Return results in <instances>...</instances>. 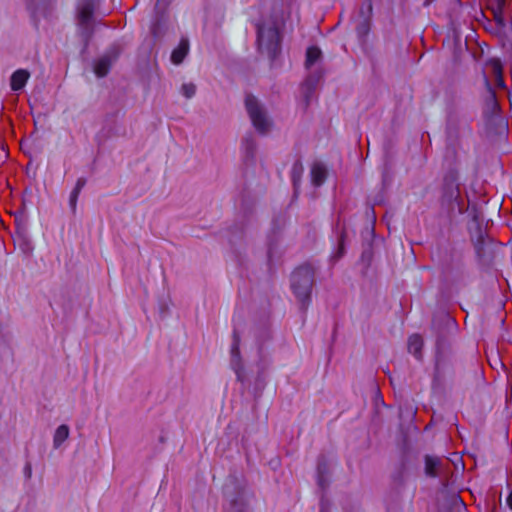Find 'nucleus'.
Segmentation results:
<instances>
[{
    "label": "nucleus",
    "instance_id": "35",
    "mask_svg": "<svg viewBox=\"0 0 512 512\" xmlns=\"http://www.w3.org/2000/svg\"><path fill=\"white\" fill-rule=\"evenodd\" d=\"M329 504L327 501H325L323 498L321 499L320 503V512H328Z\"/></svg>",
    "mask_w": 512,
    "mask_h": 512
},
{
    "label": "nucleus",
    "instance_id": "24",
    "mask_svg": "<svg viewBox=\"0 0 512 512\" xmlns=\"http://www.w3.org/2000/svg\"><path fill=\"white\" fill-rule=\"evenodd\" d=\"M321 55H322V52L318 47H316V46L309 47L306 51V60H305L306 68H310L316 61H318L320 59Z\"/></svg>",
    "mask_w": 512,
    "mask_h": 512
},
{
    "label": "nucleus",
    "instance_id": "38",
    "mask_svg": "<svg viewBox=\"0 0 512 512\" xmlns=\"http://www.w3.org/2000/svg\"><path fill=\"white\" fill-rule=\"evenodd\" d=\"M342 240H343V235H341V241H342ZM342 253H343V245H342V243H341V244H340V249H339V254H340L339 256H341V255H342Z\"/></svg>",
    "mask_w": 512,
    "mask_h": 512
},
{
    "label": "nucleus",
    "instance_id": "32",
    "mask_svg": "<svg viewBox=\"0 0 512 512\" xmlns=\"http://www.w3.org/2000/svg\"><path fill=\"white\" fill-rule=\"evenodd\" d=\"M80 192H81L80 190L73 188V190L70 193L69 206L73 213L76 212L77 200H78V196H79Z\"/></svg>",
    "mask_w": 512,
    "mask_h": 512
},
{
    "label": "nucleus",
    "instance_id": "31",
    "mask_svg": "<svg viewBox=\"0 0 512 512\" xmlns=\"http://www.w3.org/2000/svg\"><path fill=\"white\" fill-rule=\"evenodd\" d=\"M393 481L398 485H402L405 481V466L402 464L393 475Z\"/></svg>",
    "mask_w": 512,
    "mask_h": 512
},
{
    "label": "nucleus",
    "instance_id": "25",
    "mask_svg": "<svg viewBox=\"0 0 512 512\" xmlns=\"http://www.w3.org/2000/svg\"><path fill=\"white\" fill-rule=\"evenodd\" d=\"M320 78H321V74H319V73H315V74H312L307 77V79L305 81V98H306V100H308V98L313 93Z\"/></svg>",
    "mask_w": 512,
    "mask_h": 512
},
{
    "label": "nucleus",
    "instance_id": "14",
    "mask_svg": "<svg viewBox=\"0 0 512 512\" xmlns=\"http://www.w3.org/2000/svg\"><path fill=\"white\" fill-rule=\"evenodd\" d=\"M311 182L314 186H321L327 178V168L322 162H315L311 167Z\"/></svg>",
    "mask_w": 512,
    "mask_h": 512
},
{
    "label": "nucleus",
    "instance_id": "10",
    "mask_svg": "<svg viewBox=\"0 0 512 512\" xmlns=\"http://www.w3.org/2000/svg\"><path fill=\"white\" fill-rule=\"evenodd\" d=\"M232 346H231V367L235 371L237 380L243 381V365L240 354V335L236 329L233 330L232 334Z\"/></svg>",
    "mask_w": 512,
    "mask_h": 512
},
{
    "label": "nucleus",
    "instance_id": "15",
    "mask_svg": "<svg viewBox=\"0 0 512 512\" xmlns=\"http://www.w3.org/2000/svg\"><path fill=\"white\" fill-rule=\"evenodd\" d=\"M30 73L25 69L16 70L10 79V86L13 91H19L26 85Z\"/></svg>",
    "mask_w": 512,
    "mask_h": 512
},
{
    "label": "nucleus",
    "instance_id": "5",
    "mask_svg": "<svg viewBox=\"0 0 512 512\" xmlns=\"http://www.w3.org/2000/svg\"><path fill=\"white\" fill-rule=\"evenodd\" d=\"M100 0H78L77 25L79 35L87 46L94 33V11Z\"/></svg>",
    "mask_w": 512,
    "mask_h": 512
},
{
    "label": "nucleus",
    "instance_id": "21",
    "mask_svg": "<svg viewBox=\"0 0 512 512\" xmlns=\"http://www.w3.org/2000/svg\"><path fill=\"white\" fill-rule=\"evenodd\" d=\"M70 433L69 426L66 424L60 425L53 436V447L58 449L65 440L68 439Z\"/></svg>",
    "mask_w": 512,
    "mask_h": 512
},
{
    "label": "nucleus",
    "instance_id": "29",
    "mask_svg": "<svg viewBox=\"0 0 512 512\" xmlns=\"http://www.w3.org/2000/svg\"><path fill=\"white\" fill-rule=\"evenodd\" d=\"M181 93L187 99H191L196 93V85L194 83H184L181 86Z\"/></svg>",
    "mask_w": 512,
    "mask_h": 512
},
{
    "label": "nucleus",
    "instance_id": "22",
    "mask_svg": "<svg viewBox=\"0 0 512 512\" xmlns=\"http://www.w3.org/2000/svg\"><path fill=\"white\" fill-rule=\"evenodd\" d=\"M487 65H489L492 69V72L496 78V83L499 87H504V80L502 76V65L499 59H489L487 61Z\"/></svg>",
    "mask_w": 512,
    "mask_h": 512
},
{
    "label": "nucleus",
    "instance_id": "19",
    "mask_svg": "<svg viewBox=\"0 0 512 512\" xmlns=\"http://www.w3.org/2000/svg\"><path fill=\"white\" fill-rule=\"evenodd\" d=\"M458 148V141H446L444 159L446 162H448L449 166H452L457 162Z\"/></svg>",
    "mask_w": 512,
    "mask_h": 512
},
{
    "label": "nucleus",
    "instance_id": "1",
    "mask_svg": "<svg viewBox=\"0 0 512 512\" xmlns=\"http://www.w3.org/2000/svg\"><path fill=\"white\" fill-rule=\"evenodd\" d=\"M291 0H272L268 17L257 23V44L261 53L275 60L281 53L283 29L290 15Z\"/></svg>",
    "mask_w": 512,
    "mask_h": 512
},
{
    "label": "nucleus",
    "instance_id": "12",
    "mask_svg": "<svg viewBox=\"0 0 512 512\" xmlns=\"http://www.w3.org/2000/svg\"><path fill=\"white\" fill-rule=\"evenodd\" d=\"M118 51L116 49L109 50L106 54L100 57L95 65L94 72L98 77H105L112 66V63L117 59Z\"/></svg>",
    "mask_w": 512,
    "mask_h": 512
},
{
    "label": "nucleus",
    "instance_id": "13",
    "mask_svg": "<svg viewBox=\"0 0 512 512\" xmlns=\"http://www.w3.org/2000/svg\"><path fill=\"white\" fill-rule=\"evenodd\" d=\"M484 82H485V86H486L487 92H488V95H487L486 101H485L484 113L487 116H494L499 112L500 106L496 99V94L486 76L484 77Z\"/></svg>",
    "mask_w": 512,
    "mask_h": 512
},
{
    "label": "nucleus",
    "instance_id": "40",
    "mask_svg": "<svg viewBox=\"0 0 512 512\" xmlns=\"http://www.w3.org/2000/svg\"><path fill=\"white\" fill-rule=\"evenodd\" d=\"M158 8H159V0L157 1L156 6H155L156 10H158Z\"/></svg>",
    "mask_w": 512,
    "mask_h": 512
},
{
    "label": "nucleus",
    "instance_id": "30",
    "mask_svg": "<svg viewBox=\"0 0 512 512\" xmlns=\"http://www.w3.org/2000/svg\"><path fill=\"white\" fill-rule=\"evenodd\" d=\"M372 257H373V252H372V248L371 246H367L363 251H362V254H361V262L363 263V265L365 266V268H368L370 263H371V260H372Z\"/></svg>",
    "mask_w": 512,
    "mask_h": 512
},
{
    "label": "nucleus",
    "instance_id": "6",
    "mask_svg": "<svg viewBox=\"0 0 512 512\" xmlns=\"http://www.w3.org/2000/svg\"><path fill=\"white\" fill-rule=\"evenodd\" d=\"M245 107L256 131L261 135H266L272 127V120L268 116L264 105L254 95L247 94L245 97Z\"/></svg>",
    "mask_w": 512,
    "mask_h": 512
},
{
    "label": "nucleus",
    "instance_id": "9",
    "mask_svg": "<svg viewBox=\"0 0 512 512\" xmlns=\"http://www.w3.org/2000/svg\"><path fill=\"white\" fill-rule=\"evenodd\" d=\"M471 133L466 121L455 113H450L446 124V141H458L461 133Z\"/></svg>",
    "mask_w": 512,
    "mask_h": 512
},
{
    "label": "nucleus",
    "instance_id": "34",
    "mask_svg": "<svg viewBox=\"0 0 512 512\" xmlns=\"http://www.w3.org/2000/svg\"><path fill=\"white\" fill-rule=\"evenodd\" d=\"M85 184H86V178L80 177V178H78L74 188L81 191L83 189V187L85 186Z\"/></svg>",
    "mask_w": 512,
    "mask_h": 512
},
{
    "label": "nucleus",
    "instance_id": "11",
    "mask_svg": "<svg viewBox=\"0 0 512 512\" xmlns=\"http://www.w3.org/2000/svg\"><path fill=\"white\" fill-rule=\"evenodd\" d=\"M449 471L448 463L436 456H425V474L428 477L436 478L445 476Z\"/></svg>",
    "mask_w": 512,
    "mask_h": 512
},
{
    "label": "nucleus",
    "instance_id": "8",
    "mask_svg": "<svg viewBox=\"0 0 512 512\" xmlns=\"http://www.w3.org/2000/svg\"><path fill=\"white\" fill-rule=\"evenodd\" d=\"M460 196L458 175L454 169H450L444 177L442 201L447 204H454Z\"/></svg>",
    "mask_w": 512,
    "mask_h": 512
},
{
    "label": "nucleus",
    "instance_id": "3",
    "mask_svg": "<svg viewBox=\"0 0 512 512\" xmlns=\"http://www.w3.org/2000/svg\"><path fill=\"white\" fill-rule=\"evenodd\" d=\"M225 512H248L252 493L246 482L235 475H229L223 486Z\"/></svg>",
    "mask_w": 512,
    "mask_h": 512
},
{
    "label": "nucleus",
    "instance_id": "7",
    "mask_svg": "<svg viewBox=\"0 0 512 512\" xmlns=\"http://www.w3.org/2000/svg\"><path fill=\"white\" fill-rule=\"evenodd\" d=\"M471 238L478 258L483 261H489L493 256V245L490 238L482 230L477 215L473 216V223L470 226Z\"/></svg>",
    "mask_w": 512,
    "mask_h": 512
},
{
    "label": "nucleus",
    "instance_id": "23",
    "mask_svg": "<svg viewBox=\"0 0 512 512\" xmlns=\"http://www.w3.org/2000/svg\"><path fill=\"white\" fill-rule=\"evenodd\" d=\"M242 147L248 158H253L256 151V142L252 134H247L242 140Z\"/></svg>",
    "mask_w": 512,
    "mask_h": 512
},
{
    "label": "nucleus",
    "instance_id": "4",
    "mask_svg": "<svg viewBox=\"0 0 512 512\" xmlns=\"http://www.w3.org/2000/svg\"><path fill=\"white\" fill-rule=\"evenodd\" d=\"M291 289L297 298L300 309L305 312L311 301V292L314 285V269L309 264L296 268L290 279Z\"/></svg>",
    "mask_w": 512,
    "mask_h": 512
},
{
    "label": "nucleus",
    "instance_id": "33",
    "mask_svg": "<svg viewBox=\"0 0 512 512\" xmlns=\"http://www.w3.org/2000/svg\"><path fill=\"white\" fill-rule=\"evenodd\" d=\"M492 9L496 13V11H501L502 7L505 4V0H489Z\"/></svg>",
    "mask_w": 512,
    "mask_h": 512
},
{
    "label": "nucleus",
    "instance_id": "2",
    "mask_svg": "<svg viewBox=\"0 0 512 512\" xmlns=\"http://www.w3.org/2000/svg\"><path fill=\"white\" fill-rule=\"evenodd\" d=\"M441 325L445 326V329H450L455 326V322L447 314H441L433 319L432 326L434 329H437L438 336L436 339L432 389L437 391L443 389L445 382L448 379H451L454 374L450 343L447 340L444 331L441 329Z\"/></svg>",
    "mask_w": 512,
    "mask_h": 512
},
{
    "label": "nucleus",
    "instance_id": "27",
    "mask_svg": "<svg viewBox=\"0 0 512 512\" xmlns=\"http://www.w3.org/2000/svg\"><path fill=\"white\" fill-rule=\"evenodd\" d=\"M373 14V4L372 0H363L362 5L359 10V16L362 19H370Z\"/></svg>",
    "mask_w": 512,
    "mask_h": 512
},
{
    "label": "nucleus",
    "instance_id": "18",
    "mask_svg": "<svg viewBox=\"0 0 512 512\" xmlns=\"http://www.w3.org/2000/svg\"><path fill=\"white\" fill-rule=\"evenodd\" d=\"M423 339L418 334H413L408 339V351L418 360L422 359Z\"/></svg>",
    "mask_w": 512,
    "mask_h": 512
},
{
    "label": "nucleus",
    "instance_id": "20",
    "mask_svg": "<svg viewBox=\"0 0 512 512\" xmlns=\"http://www.w3.org/2000/svg\"><path fill=\"white\" fill-rule=\"evenodd\" d=\"M303 173H304V166H303L301 160L295 161V163L293 164L292 169H291V180H292V183L294 186L295 194L298 193Z\"/></svg>",
    "mask_w": 512,
    "mask_h": 512
},
{
    "label": "nucleus",
    "instance_id": "26",
    "mask_svg": "<svg viewBox=\"0 0 512 512\" xmlns=\"http://www.w3.org/2000/svg\"><path fill=\"white\" fill-rule=\"evenodd\" d=\"M164 22H165L164 15L163 14L159 15L157 13L156 19L152 23L151 28H150L151 34L153 35V37L155 39H159L163 35L162 27L164 25Z\"/></svg>",
    "mask_w": 512,
    "mask_h": 512
},
{
    "label": "nucleus",
    "instance_id": "36",
    "mask_svg": "<svg viewBox=\"0 0 512 512\" xmlns=\"http://www.w3.org/2000/svg\"><path fill=\"white\" fill-rule=\"evenodd\" d=\"M25 474H26L27 478L31 477L32 469H31V465L30 464L26 465V467H25Z\"/></svg>",
    "mask_w": 512,
    "mask_h": 512
},
{
    "label": "nucleus",
    "instance_id": "17",
    "mask_svg": "<svg viewBox=\"0 0 512 512\" xmlns=\"http://www.w3.org/2000/svg\"><path fill=\"white\" fill-rule=\"evenodd\" d=\"M189 51V41L187 39H182L171 54V61L175 65H179L183 62L184 58L187 56Z\"/></svg>",
    "mask_w": 512,
    "mask_h": 512
},
{
    "label": "nucleus",
    "instance_id": "39",
    "mask_svg": "<svg viewBox=\"0 0 512 512\" xmlns=\"http://www.w3.org/2000/svg\"><path fill=\"white\" fill-rule=\"evenodd\" d=\"M454 501H455V503L463 505V501L460 498H458V497H454Z\"/></svg>",
    "mask_w": 512,
    "mask_h": 512
},
{
    "label": "nucleus",
    "instance_id": "28",
    "mask_svg": "<svg viewBox=\"0 0 512 512\" xmlns=\"http://www.w3.org/2000/svg\"><path fill=\"white\" fill-rule=\"evenodd\" d=\"M370 19H362L356 27L357 35L360 39H364L370 32Z\"/></svg>",
    "mask_w": 512,
    "mask_h": 512
},
{
    "label": "nucleus",
    "instance_id": "16",
    "mask_svg": "<svg viewBox=\"0 0 512 512\" xmlns=\"http://www.w3.org/2000/svg\"><path fill=\"white\" fill-rule=\"evenodd\" d=\"M328 474V464L324 457H321L317 463V483L322 490L326 489L329 485Z\"/></svg>",
    "mask_w": 512,
    "mask_h": 512
},
{
    "label": "nucleus",
    "instance_id": "37",
    "mask_svg": "<svg viewBox=\"0 0 512 512\" xmlns=\"http://www.w3.org/2000/svg\"><path fill=\"white\" fill-rule=\"evenodd\" d=\"M507 504L512 509V491L510 492L509 496L507 497Z\"/></svg>",
    "mask_w": 512,
    "mask_h": 512
}]
</instances>
